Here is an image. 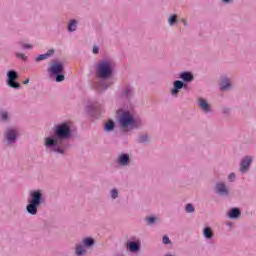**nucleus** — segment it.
<instances>
[{
  "mask_svg": "<svg viewBox=\"0 0 256 256\" xmlns=\"http://www.w3.org/2000/svg\"><path fill=\"white\" fill-rule=\"evenodd\" d=\"M71 135V129L67 124H61L56 127L55 137L47 138L45 145L46 147H55V145H61L63 139H67Z\"/></svg>",
  "mask_w": 256,
  "mask_h": 256,
  "instance_id": "nucleus-1",
  "label": "nucleus"
},
{
  "mask_svg": "<svg viewBox=\"0 0 256 256\" xmlns=\"http://www.w3.org/2000/svg\"><path fill=\"white\" fill-rule=\"evenodd\" d=\"M118 123L124 131H131L132 129H137V127H139L137 120H135L133 114L129 112H123L120 114Z\"/></svg>",
  "mask_w": 256,
  "mask_h": 256,
  "instance_id": "nucleus-2",
  "label": "nucleus"
},
{
  "mask_svg": "<svg viewBox=\"0 0 256 256\" xmlns=\"http://www.w3.org/2000/svg\"><path fill=\"white\" fill-rule=\"evenodd\" d=\"M113 74V63L109 61L100 62L96 68V75L101 79H108Z\"/></svg>",
  "mask_w": 256,
  "mask_h": 256,
  "instance_id": "nucleus-3",
  "label": "nucleus"
},
{
  "mask_svg": "<svg viewBox=\"0 0 256 256\" xmlns=\"http://www.w3.org/2000/svg\"><path fill=\"white\" fill-rule=\"evenodd\" d=\"M43 197V194H41V191L37 190L34 191L31 194V201L27 205L26 209L30 213V215H37V208L39 205H41V198Z\"/></svg>",
  "mask_w": 256,
  "mask_h": 256,
  "instance_id": "nucleus-4",
  "label": "nucleus"
},
{
  "mask_svg": "<svg viewBox=\"0 0 256 256\" xmlns=\"http://www.w3.org/2000/svg\"><path fill=\"white\" fill-rule=\"evenodd\" d=\"M19 79V74L15 70H10L7 73V85L8 87H12V89H19L21 85L15 81Z\"/></svg>",
  "mask_w": 256,
  "mask_h": 256,
  "instance_id": "nucleus-5",
  "label": "nucleus"
},
{
  "mask_svg": "<svg viewBox=\"0 0 256 256\" xmlns=\"http://www.w3.org/2000/svg\"><path fill=\"white\" fill-rule=\"evenodd\" d=\"M48 71L49 73H51V75H59L63 73V64L60 62L54 61L50 64Z\"/></svg>",
  "mask_w": 256,
  "mask_h": 256,
  "instance_id": "nucleus-6",
  "label": "nucleus"
},
{
  "mask_svg": "<svg viewBox=\"0 0 256 256\" xmlns=\"http://www.w3.org/2000/svg\"><path fill=\"white\" fill-rule=\"evenodd\" d=\"M253 159L249 156H246L242 162H241V166H240V171L241 173H245V171H247V169H249V165H251Z\"/></svg>",
  "mask_w": 256,
  "mask_h": 256,
  "instance_id": "nucleus-7",
  "label": "nucleus"
},
{
  "mask_svg": "<svg viewBox=\"0 0 256 256\" xmlns=\"http://www.w3.org/2000/svg\"><path fill=\"white\" fill-rule=\"evenodd\" d=\"M16 137H17V130L9 129L6 132V139L9 143H15Z\"/></svg>",
  "mask_w": 256,
  "mask_h": 256,
  "instance_id": "nucleus-8",
  "label": "nucleus"
},
{
  "mask_svg": "<svg viewBox=\"0 0 256 256\" xmlns=\"http://www.w3.org/2000/svg\"><path fill=\"white\" fill-rule=\"evenodd\" d=\"M216 193H219L220 195H229V190H227L225 184L218 183L216 185Z\"/></svg>",
  "mask_w": 256,
  "mask_h": 256,
  "instance_id": "nucleus-9",
  "label": "nucleus"
},
{
  "mask_svg": "<svg viewBox=\"0 0 256 256\" xmlns=\"http://www.w3.org/2000/svg\"><path fill=\"white\" fill-rule=\"evenodd\" d=\"M140 247H141V244H139L137 242H130L127 245V249H129V251H131V253H135V252L139 251Z\"/></svg>",
  "mask_w": 256,
  "mask_h": 256,
  "instance_id": "nucleus-10",
  "label": "nucleus"
},
{
  "mask_svg": "<svg viewBox=\"0 0 256 256\" xmlns=\"http://www.w3.org/2000/svg\"><path fill=\"white\" fill-rule=\"evenodd\" d=\"M179 89H183V83L180 80H176L174 82V88L172 89V95H177L179 93Z\"/></svg>",
  "mask_w": 256,
  "mask_h": 256,
  "instance_id": "nucleus-11",
  "label": "nucleus"
},
{
  "mask_svg": "<svg viewBox=\"0 0 256 256\" xmlns=\"http://www.w3.org/2000/svg\"><path fill=\"white\" fill-rule=\"evenodd\" d=\"M199 107H201V109H203V111H205L206 113H209V111H211V109L209 108V104L203 98L199 99Z\"/></svg>",
  "mask_w": 256,
  "mask_h": 256,
  "instance_id": "nucleus-12",
  "label": "nucleus"
},
{
  "mask_svg": "<svg viewBox=\"0 0 256 256\" xmlns=\"http://www.w3.org/2000/svg\"><path fill=\"white\" fill-rule=\"evenodd\" d=\"M229 87H231V83H229V79H227V78L222 79V81L220 83L221 91H227V89H229Z\"/></svg>",
  "mask_w": 256,
  "mask_h": 256,
  "instance_id": "nucleus-13",
  "label": "nucleus"
},
{
  "mask_svg": "<svg viewBox=\"0 0 256 256\" xmlns=\"http://www.w3.org/2000/svg\"><path fill=\"white\" fill-rule=\"evenodd\" d=\"M181 79H183V81H186L187 83L191 82L193 80V74H191V72H183L180 75Z\"/></svg>",
  "mask_w": 256,
  "mask_h": 256,
  "instance_id": "nucleus-14",
  "label": "nucleus"
},
{
  "mask_svg": "<svg viewBox=\"0 0 256 256\" xmlns=\"http://www.w3.org/2000/svg\"><path fill=\"white\" fill-rule=\"evenodd\" d=\"M241 215V211L238 208H233L229 212V218L230 219H237Z\"/></svg>",
  "mask_w": 256,
  "mask_h": 256,
  "instance_id": "nucleus-15",
  "label": "nucleus"
},
{
  "mask_svg": "<svg viewBox=\"0 0 256 256\" xmlns=\"http://www.w3.org/2000/svg\"><path fill=\"white\" fill-rule=\"evenodd\" d=\"M54 51L53 50H48L47 53L45 54H40L37 58L36 61H44V59H48V57H51L53 55Z\"/></svg>",
  "mask_w": 256,
  "mask_h": 256,
  "instance_id": "nucleus-16",
  "label": "nucleus"
},
{
  "mask_svg": "<svg viewBox=\"0 0 256 256\" xmlns=\"http://www.w3.org/2000/svg\"><path fill=\"white\" fill-rule=\"evenodd\" d=\"M87 254V250L82 245H76V255L83 256Z\"/></svg>",
  "mask_w": 256,
  "mask_h": 256,
  "instance_id": "nucleus-17",
  "label": "nucleus"
},
{
  "mask_svg": "<svg viewBox=\"0 0 256 256\" xmlns=\"http://www.w3.org/2000/svg\"><path fill=\"white\" fill-rule=\"evenodd\" d=\"M118 163L120 165H127L129 163V156L127 154H123L119 157Z\"/></svg>",
  "mask_w": 256,
  "mask_h": 256,
  "instance_id": "nucleus-18",
  "label": "nucleus"
},
{
  "mask_svg": "<svg viewBox=\"0 0 256 256\" xmlns=\"http://www.w3.org/2000/svg\"><path fill=\"white\" fill-rule=\"evenodd\" d=\"M82 243L85 247H93L95 240H93V238H85L82 240Z\"/></svg>",
  "mask_w": 256,
  "mask_h": 256,
  "instance_id": "nucleus-19",
  "label": "nucleus"
},
{
  "mask_svg": "<svg viewBox=\"0 0 256 256\" xmlns=\"http://www.w3.org/2000/svg\"><path fill=\"white\" fill-rule=\"evenodd\" d=\"M203 235L206 239H211L213 237V230H211L209 227H206L203 231Z\"/></svg>",
  "mask_w": 256,
  "mask_h": 256,
  "instance_id": "nucleus-20",
  "label": "nucleus"
},
{
  "mask_svg": "<svg viewBox=\"0 0 256 256\" xmlns=\"http://www.w3.org/2000/svg\"><path fill=\"white\" fill-rule=\"evenodd\" d=\"M104 129L105 131H113V129H115V122L110 120L108 123L105 124Z\"/></svg>",
  "mask_w": 256,
  "mask_h": 256,
  "instance_id": "nucleus-21",
  "label": "nucleus"
},
{
  "mask_svg": "<svg viewBox=\"0 0 256 256\" xmlns=\"http://www.w3.org/2000/svg\"><path fill=\"white\" fill-rule=\"evenodd\" d=\"M75 29H77V21L71 20L68 25V31H75Z\"/></svg>",
  "mask_w": 256,
  "mask_h": 256,
  "instance_id": "nucleus-22",
  "label": "nucleus"
},
{
  "mask_svg": "<svg viewBox=\"0 0 256 256\" xmlns=\"http://www.w3.org/2000/svg\"><path fill=\"white\" fill-rule=\"evenodd\" d=\"M177 22V15H172L169 19H168V23L169 25H173Z\"/></svg>",
  "mask_w": 256,
  "mask_h": 256,
  "instance_id": "nucleus-23",
  "label": "nucleus"
},
{
  "mask_svg": "<svg viewBox=\"0 0 256 256\" xmlns=\"http://www.w3.org/2000/svg\"><path fill=\"white\" fill-rule=\"evenodd\" d=\"M57 83H61V81H65V76L63 74H56Z\"/></svg>",
  "mask_w": 256,
  "mask_h": 256,
  "instance_id": "nucleus-24",
  "label": "nucleus"
},
{
  "mask_svg": "<svg viewBox=\"0 0 256 256\" xmlns=\"http://www.w3.org/2000/svg\"><path fill=\"white\" fill-rule=\"evenodd\" d=\"M186 211L187 213H193L195 211V207H193L192 204H187Z\"/></svg>",
  "mask_w": 256,
  "mask_h": 256,
  "instance_id": "nucleus-25",
  "label": "nucleus"
},
{
  "mask_svg": "<svg viewBox=\"0 0 256 256\" xmlns=\"http://www.w3.org/2000/svg\"><path fill=\"white\" fill-rule=\"evenodd\" d=\"M119 196V191H117V189H113L111 191V197L112 199H117V197Z\"/></svg>",
  "mask_w": 256,
  "mask_h": 256,
  "instance_id": "nucleus-26",
  "label": "nucleus"
},
{
  "mask_svg": "<svg viewBox=\"0 0 256 256\" xmlns=\"http://www.w3.org/2000/svg\"><path fill=\"white\" fill-rule=\"evenodd\" d=\"M16 57L22 59V61H27V56H25V54L17 53Z\"/></svg>",
  "mask_w": 256,
  "mask_h": 256,
  "instance_id": "nucleus-27",
  "label": "nucleus"
},
{
  "mask_svg": "<svg viewBox=\"0 0 256 256\" xmlns=\"http://www.w3.org/2000/svg\"><path fill=\"white\" fill-rule=\"evenodd\" d=\"M147 224L148 225H153V222L156 221L155 217H148L146 218Z\"/></svg>",
  "mask_w": 256,
  "mask_h": 256,
  "instance_id": "nucleus-28",
  "label": "nucleus"
},
{
  "mask_svg": "<svg viewBox=\"0 0 256 256\" xmlns=\"http://www.w3.org/2000/svg\"><path fill=\"white\" fill-rule=\"evenodd\" d=\"M163 243H164V245H169V243H171V240L169 239V237L164 236L163 237Z\"/></svg>",
  "mask_w": 256,
  "mask_h": 256,
  "instance_id": "nucleus-29",
  "label": "nucleus"
},
{
  "mask_svg": "<svg viewBox=\"0 0 256 256\" xmlns=\"http://www.w3.org/2000/svg\"><path fill=\"white\" fill-rule=\"evenodd\" d=\"M229 181H235V173L229 175Z\"/></svg>",
  "mask_w": 256,
  "mask_h": 256,
  "instance_id": "nucleus-30",
  "label": "nucleus"
},
{
  "mask_svg": "<svg viewBox=\"0 0 256 256\" xmlns=\"http://www.w3.org/2000/svg\"><path fill=\"white\" fill-rule=\"evenodd\" d=\"M145 141H147V136H141L140 143H145Z\"/></svg>",
  "mask_w": 256,
  "mask_h": 256,
  "instance_id": "nucleus-31",
  "label": "nucleus"
},
{
  "mask_svg": "<svg viewBox=\"0 0 256 256\" xmlns=\"http://www.w3.org/2000/svg\"><path fill=\"white\" fill-rule=\"evenodd\" d=\"M125 95H131V88H126V90L124 91Z\"/></svg>",
  "mask_w": 256,
  "mask_h": 256,
  "instance_id": "nucleus-32",
  "label": "nucleus"
},
{
  "mask_svg": "<svg viewBox=\"0 0 256 256\" xmlns=\"http://www.w3.org/2000/svg\"><path fill=\"white\" fill-rule=\"evenodd\" d=\"M93 53H95V54L99 53V47L94 46L93 47Z\"/></svg>",
  "mask_w": 256,
  "mask_h": 256,
  "instance_id": "nucleus-33",
  "label": "nucleus"
},
{
  "mask_svg": "<svg viewBox=\"0 0 256 256\" xmlns=\"http://www.w3.org/2000/svg\"><path fill=\"white\" fill-rule=\"evenodd\" d=\"M7 117H8L7 112H3V113H2V119L6 120Z\"/></svg>",
  "mask_w": 256,
  "mask_h": 256,
  "instance_id": "nucleus-34",
  "label": "nucleus"
},
{
  "mask_svg": "<svg viewBox=\"0 0 256 256\" xmlns=\"http://www.w3.org/2000/svg\"><path fill=\"white\" fill-rule=\"evenodd\" d=\"M24 48H25V49H31V45L26 44V45H24Z\"/></svg>",
  "mask_w": 256,
  "mask_h": 256,
  "instance_id": "nucleus-35",
  "label": "nucleus"
},
{
  "mask_svg": "<svg viewBox=\"0 0 256 256\" xmlns=\"http://www.w3.org/2000/svg\"><path fill=\"white\" fill-rule=\"evenodd\" d=\"M23 83H24V85L29 84V79H26Z\"/></svg>",
  "mask_w": 256,
  "mask_h": 256,
  "instance_id": "nucleus-36",
  "label": "nucleus"
},
{
  "mask_svg": "<svg viewBox=\"0 0 256 256\" xmlns=\"http://www.w3.org/2000/svg\"><path fill=\"white\" fill-rule=\"evenodd\" d=\"M224 3H229L230 0H222Z\"/></svg>",
  "mask_w": 256,
  "mask_h": 256,
  "instance_id": "nucleus-37",
  "label": "nucleus"
},
{
  "mask_svg": "<svg viewBox=\"0 0 256 256\" xmlns=\"http://www.w3.org/2000/svg\"><path fill=\"white\" fill-rule=\"evenodd\" d=\"M57 151H58L59 153H63V150H61V149H57Z\"/></svg>",
  "mask_w": 256,
  "mask_h": 256,
  "instance_id": "nucleus-38",
  "label": "nucleus"
}]
</instances>
